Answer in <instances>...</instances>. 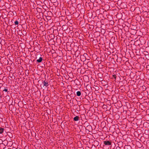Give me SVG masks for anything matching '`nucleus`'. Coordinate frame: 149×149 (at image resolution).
<instances>
[{
    "label": "nucleus",
    "instance_id": "nucleus-1",
    "mask_svg": "<svg viewBox=\"0 0 149 149\" xmlns=\"http://www.w3.org/2000/svg\"><path fill=\"white\" fill-rule=\"evenodd\" d=\"M104 144L107 145H110L111 144V142L108 141H105L104 142Z\"/></svg>",
    "mask_w": 149,
    "mask_h": 149
},
{
    "label": "nucleus",
    "instance_id": "nucleus-2",
    "mask_svg": "<svg viewBox=\"0 0 149 149\" xmlns=\"http://www.w3.org/2000/svg\"><path fill=\"white\" fill-rule=\"evenodd\" d=\"M42 58L41 57H40L37 60V61L38 63H40L42 61Z\"/></svg>",
    "mask_w": 149,
    "mask_h": 149
},
{
    "label": "nucleus",
    "instance_id": "nucleus-3",
    "mask_svg": "<svg viewBox=\"0 0 149 149\" xmlns=\"http://www.w3.org/2000/svg\"><path fill=\"white\" fill-rule=\"evenodd\" d=\"M79 118V117L77 116H76L73 119L74 121H77L78 120Z\"/></svg>",
    "mask_w": 149,
    "mask_h": 149
},
{
    "label": "nucleus",
    "instance_id": "nucleus-4",
    "mask_svg": "<svg viewBox=\"0 0 149 149\" xmlns=\"http://www.w3.org/2000/svg\"><path fill=\"white\" fill-rule=\"evenodd\" d=\"M43 85L44 86L46 87L48 85V84L47 82H45L44 81L43 82Z\"/></svg>",
    "mask_w": 149,
    "mask_h": 149
},
{
    "label": "nucleus",
    "instance_id": "nucleus-5",
    "mask_svg": "<svg viewBox=\"0 0 149 149\" xmlns=\"http://www.w3.org/2000/svg\"><path fill=\"white\" fill-rule=\"evenodd\" d=\"M81 93L80 91H78L77 92V95L78 96H80L81 95Z\"/></svg>",
    "mask_w": 149,
    "mask_h": 149
},
{
    "label": "nucleus",
    "instance_id": "nucleus-6",
    "mask_svg": "<svg viewBox=\"0 0 149 149\" xmlns=\"http://www.w3.org/2000/svg\"><path fill=\"white\" fill-rule=\"evenodd\" d=\"M4 129L3 128H0V133L2 134L3 132Z\"/></svg>",
    "mask_w": 149,
    "mask_h": 149
},
{
    "label": "nucleus",
    "instance_id": "nucleus-7",
    "mask_svg": "<svg viewBox=\"0 0 149 149\" xmlns=\"http://www.w3.org/2000/svg\"><path fill=\"white\" fill-rule=\"evenodd\" d=\"M15 24L16 25H17L18 24V23H19V22L18 21H16L15 22Z\"/></svg>",
    "mask_w": 149,
    "mask_h": 149
},
{
    "label": "nucleus",
    "instance_id": "nucleus-8",
    "mask_svg": "<svg viewBox=\"0 0 149 149\" xmlns=\"http://www.w3.org/2000/svg\"><path fill=\"white\" fill-rule=\"evenodd\" d=\"M3 91H5L6 92H7L8 91V90L7 89L5 88L3 90Z\"/></svg>",
    "mask_w": 149,
    "mask_h": 149
}]
</instances>
